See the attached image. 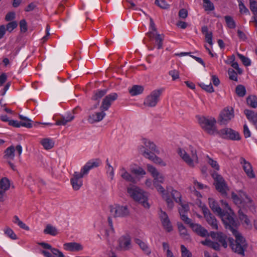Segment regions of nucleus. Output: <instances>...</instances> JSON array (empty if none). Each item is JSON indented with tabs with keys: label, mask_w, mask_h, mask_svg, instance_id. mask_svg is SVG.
Returning a JSON list of instances; mask_svg holds the SVG:
<instances>
[{
	"label": "nucleus",
	"mask_w": 257,
	"mask_h": 257,
	"mask_svg": "<svg viewBox=\"0 0 257 257\" xmlns=\"http://www.w3.org/2000/svg\"><path fill=\"white\" fill-rule=\"evenodd\" d=\"M220 137L223 139L238 141L240 139L239 133L228 127H225L220 130L217 132Z\"/></svg>",
	"instance_id": "dca6fc26"
},
{
	"label": "nucleus",
	"mask_w": 257,
	"mask_h": 257,
	"mask_svg": "<svg viewBox=\"0 0 257 257\" xmlns=\"http://www.w3.org/2000/svg\"><path fill=\"white\" fill-rule=\"evenodd\" d=\"M228 73L230 79L233 81H237V73L234 70L232 69H229L228 71Z\"/></svg>",
	"instance_id": "bf43d9fd"
},
{
	"label": "nucleus",
	"mask_w": 257,
	"mask_h": 257,
	"mask_svg": "<svg viewBox=\"0 0 257 257\" xmlns=\"http://www.w3.org/2000/svg\"><path fill=\"white\" fill-rule=\"evenodd\" d=\"M4 232L7 236L13 240L17 239V236L14 231L11 228L7 227L4 229Z\"/></svg>",
	"instance_id": "a18cd8bd"
},
{
	"label": "nucleus",
	"mask_w": 257,
	"mask_h": 257,
	"mask_svg": "<svg viewBox=\"0 0 257 257\" xmlns=\"http://www.w3.org/2000/svg\"><path fill=\"white\" fill-rule=\"evenodd\" d=\"M222 206L226 209V212H223V214H230L231 215V218L234 222H237L235 219V214L233 212L232 210L229 207L228 203L226 201L223 200L220 201Z\"/></svg>",
	"instance_id": "58836bf2"
},
{
	"label": "nucleus",
	"mask_w": 257,
	"mask_h": 257,
	"mask_svg": "<svg viewBox=\"0 0 257 257\" xmlns=\"http://www.w3.org/2000/svg\"><path fill=\"white\" fill-rule=\"evenodd\" d=\"M238 225V222H234L233 224L226 225L225 227L226 229H229L235 237L234 243H233V238H228L232 249L235 252L244 255V251L247 247V243L244 237L236 229Z\"/></svg>",
	"instance_id": "7ed1b4c3"
},
{
	"label": "nucleus",
	"mask_w": 257,
	"mask_h": 257,
	"mask_svg": "<svg viewBox=\"0 0 257 257\" xmlns=\"http://www.w3.org/2000/svg\"><path fill=\"white\" fill-rule=\"evenodd\" d=\"M135 242L139 246L140 248L145 254L147 255L151 254L152 250L147 241H144L140 238H136L135 239Z\"/></svg>",
	"instance_id": "cd10ccee"
},
{
	"label": "nucleus",
	"mask_w": 257,
	"mask_h": 257,
	"mask_svg": "<svg viewBox=\"0 0 257 257\" xmlns=\"http://www.w3.org/2000/svg\"><path fill=\"white\" fill-rule=\"evenodd\" d=\"M239 162L247 177L250 179L254 178L255 174L251 164L243 158H241L239 159Z\"/></svg>",
	"instance_id": "aec40b11"
},
{
	"label": "nucleus",
	"mask_w": 257,
	"mask_h": 257,
	"mask_svg": "<svg viewBox=\"0 0 257 257\" xmlns=\"http://www.w3.org/2000/svg\"><path fill=\"white\" fill-rule=\"evenodd\" d=\"M244 113L247 119L253 123L257 130V112L255 113L251 110L246 109L244 110Z\"/></svg>",
	"instance_id": "c9c22d12"
},
{
	"label": "nucleus",
	"mask_w": 257,
	"mask_h": 257,
	"mask_svg": "<svg viewBox=\"0 0 257 257\" xmlns=\"http://www.w3.org/2000/svg\"><path fill=\"white\" fill-rule=\"evenodd\" d=\"M190 185L188 187L189 191L198 198H201L202 196L196 189H206L208 190V188L206 185L198 182L197 180L194 178L190 180Z\"/></svg>",
	"instance_id": "f3484780"
},
{
	"label": "nucleus",
	"mask_w": 257,
	"mask_h": 257,
	"mask_svg": "<svg viewBox=\"0 0 257 257\" xmlns=\"http://www.w3.org/2000/svg\"><path fill=\"white\" fill-rule=\"evenodd\" d=\"M237 56L239 57V58L241 60L243 64L245 66H248L250 65L251 61H250V60L248 58L240 54H238Z\"/></svg>",
	"instance_id": "13d9d810"
},
{
	"label": "nucleus",
	"mask_w": 257,
	"mask_h": 257,
	"mask_svg": "<svg viewBox=\"0 0 257 257\" xmlns=\"http://www.w3.org/2000/svg\"><path fill=\"white\" fill-rule=\"evenodd\" d=\"M117 93L114 92L106 95L102 100L100 109L102 110H107L112 102L117 98Z\"/></svg>",
	"instance_id": "5701e85b"
},
{
	"label": "nucleus",
	"mask_w": 257,
	"mask_h": 257,
	"mask_svg": "<svg viewBox=\"0 0 257 257\" xmlns=\"http://www.w3.org/2000/svg\"><path fill=\"white\" fill-rule=\"evenodd\" d=\"M177 153L182 161L190 168L195 167L199 163L197 150L191 145L185 148H179Z\"/></svg>",
	"instance_id": "20e7f679"
},
{
	"label": "nucleus",
	"mask_w": 257,
	"mask_h": 257,
	"mask_svg": "<svg viewBox=\"0 0 257 257\" xmlns=\"http://www.w3.org/2000/svg\"><path fill=\"white\" fill-rule=\"evenodd\" d=\"M148 36L151 41L155 40V43L157 45L158 49H160L162 47V41L163 36L158 34L155 28V25L152 18H150V24L149 31L148 33Z\"/></svg>",
	"instance_id": "ddd939ff"
},
{
	"label": "nucleus",
	"mask_w": 257,
	"mask_h": 257,
	"mask_svg": "<svg viewBox=\"0 0 257 257\" xmlns=\"http://www.w3.org/2000/svg\"><path fill=\"white\" fill-rule=\"evenodd\" d=\"M212 176L214 180L216 189L223 196H226L229 188L223 177L216 172L213 173Z\"/></svg>",
	"instance_id": "f8f14e48"
},
{
	"label": "nucleus",
	"mask_w": 257,
	"mask_h": 257,
	"mask_svg": "<svg viewBox=\"0 0 257 257\" xmlns=\"http://www.w3.org/2000/svg\"><path fill=\"white\" fill-rule=\"evenodd\" d=\"M40 143L43 148L46 150H49L52 149L55 145L54 140L50 138L42 139Z\"/></svg>",
	"instance_id": "473e14b6"
},
{
	"label": "nucleus",
	"mask_w": 257,
	"mask_h": 257,
	"mask_svg": "<svg viewBox=\"0 0 257 257\" xmlns=\"http://www.w3.org/2000/svg\"><path fill=\"white\" fill-rule=\"evenodd\" d=\"M44 234L50 235L51 236H56L59 232L57 228L52 225L47 224L43 231Z\"/></svg>",
	"instance_id": "e433bc0d"
},
{
	"label": "nucleus",
	"mask_w": 257,
	"mask_h": 257,
	"mask_svg": "<svg viewBox=\"0 0 257 257\" xmlns=\"http://www.w3.org/2000/svg\"><path fill=\"white\" fill-rule=\"evenodd\" d=\"M147 169L153 178V183L157 191L162 192L164 191V187L161 185L165 182V177L164 175L160 173L157 169L151 164L147 165Z\"/></svg>",
	"instance_id": "0eeeda50"
},
{
	"label": "nucleus",
	"mask_w": 257,
	"mask_h": 257,
	"mask_svg": "<svg viewBox=\"0 0 257 257\" xmlns=\"http://www.w3.org/2000/svg\"><path fill=\"white\" fill-rule=\"evenodd\" d=\"M189 210V206L187 205H182V207L179 209V213L181 220L186 224L188 225L192 230L198 235L205 237L210 236L213 240L206 238L204 241H201V243L204 245L213 248L215 250H219L220 247V244L224 248L228 246L226 241L227 236L221 232L211 231L209 233L208 231L202 227L200 224L193 223L192 220L187 216V213Z\"/></svg>",
	"instance_id": "f257e3e1"
},
{
	"label": "nucleus",
	"mask_w": 257,
	"mask_h": 257,
	"mask_svg": "<svg viewBox=\"0 0 257 257\" xmlns=\"http://www.w3.org/2000/svg\"><path fill=\"white\" fill-rule=\"evenodd\" d=\"M127 191L134 200L141 204L144 207L147 209L150 207L147 193L139 187L133 185L127 187Z\"/></svg>",
	"instance_id": "39448f33"
},
{
	"label": "nucleus",
	"mask_w": 257,
	"mask_h": 257,
	"mask_svg": "<svg viewBox=\"0 0 257 257\" xmlns=\"http://www.w3.org/2000/svg\"><path fill=\"white\" fill-rule=\"evenodd\" d=\"M181 251L182 257H192L191 252L184 245H181Z\"/></svg>",
	"instance_id": "5fc2aeb1"
},
{
	"label": "nucleus",
	"mask_w": 257,
	"mask_h": 257,
	"mask_svg": "<svg viewBox=\"0 0 257 257\" xmlns=\"http://www.w3.org/2000/svg\"><path fill=\"white\" fill-rule=\"evenodd\" d=\"M118 174L123 179L127 181L132 182L134 180L133 177L124 166L119 167Z\"/></svg>",
	"instance_id": "2f4dec72"
},
{
	"label": "nucleus",
	"mask_w": 257,
	"mask_h": 257,
	"mask_svg": "<svg viewBox=\"0 0 257 257\" xmlns=\"http://www.w3.org/2000/svg\"><path fill=\"white\" fill-rule=\"evenodd\" d=\"M205 36V41L211 46L213 45L212 42V33L210 32V33L206 34Z\"/></svg>",
	"instance_id": "338daca9"
},
{
	"label": "nucleus",
	"mask_w": 257,
	"mask_h": 257,
	"mask_svg": "<svg viewBox=\"0 0 257 257\" xmlns=\"http://www.w3.org/2000/svg\"><path fill=\"white\" fill-rule=\"evenodd\" d=\"M159 216L164 228L168 232L171 231L173 230V227L167 213L161 210Z\"/></svg>",
	"instance_id": "393cba45"
},
{
	"label": "nucleus",
	"mask_w": 257,
	"mask_h": 257,
	"mask_svg": "<svg viewBox=\"0 0 257 257\" xmlns=\"http://www.w3.org/2000/svg\"><path fill=\"white\" fill-rule=\"evenodd\" d=\"M105 111L101 110V111L95 112L90 114L88 117L89 122L93 123L102 120L106 115Z\"/></svg>",
	"instance_id": "c85d7f7f"
},
{
	"label": "nucleus",
	"mask_w": 257,
	"mask_h": 257,
	"mask_svg": "<svg viewBox=\"0 0 257 257\" xmlns=\"http://www.w3.org/2000/svg\"><path fill=\"white\" fill-rule=\"evenodd\" d=\"M200 207L204 214L207 223L211 226L212 229H218V222L215 217L211 213L207 206L200 203Z\"/></svg>",
	"instance_id": "2eb2a0df"
},
{
	"label": "nucleus",
	"mask_w": 257,
	"mask_h": 257,
	"mask_svg": "<svg viewBox=\"0 0 257 257\" xmlns=\"http://www.w3.org/2000/svg\"><path fill=\"white\" fill-rule=\"evenodd\" d=\"M203 8L205 11H212L214 10V6L210 0H203Z\"/></svg>",
	"instance_id": "49530a36"
},
{
	"label": "nucleus",
	"mask_w": 257,
	"mask_h": 257,
	"mask_svg": "<svg viewBox=\"0 0 257 257\" xmlns=\"http://www.w3.org/2000/svg\"><path fill=\"white\" fill-rule=\"evenodd\" d=\"M224 19L228 28L230 29H234L235 28V23L231 17L227 16L225 17Z\"/></svg>",
	"instance_id": "de8ad7c7"
},
{
	"label": "nucleus",
	"mask_w": 257,
	"mask_h": 257,
	"mask_svg": "<svg viewBox=\"0 0 257 257\" xmlns=\"http://www.w3.org/2000/svg\"><path fill=\"white\" fill-rule=\"evenodd\" d=\"M169 74L172 77L173 80H176L179 78V73L176 70H172L169 71Z\"/></svg>",
	"instance_id": "e2e57ef3"
},
{
	"label": "nucleus",
	"mask_w": 257,
	"mask_h": 257,
	"mask_svg": "<svg viewBox=\"0 0 257 257\" xmlns=\"http://www.w3.org/2000/svg\"><path fill=\"white\" fill-rule=\"evenodd\" d=\"M18 26L16 21H13L9 23L7 26V30L10 32L13 31Z\"/></svg>",
	"instance_id": "680f3d73"
},
{
	"label": "nucleus",
	"mask_w": 257,
	"mask_h": 257,
	"mask_svg": "<svg viewBox=\"0 0 257 257\" xmlns=\"http://www.w3.org/2000/svg\"><path fill=\"white\" fill-rule=\"evenodd\" d=\"M166 192L167 193L169 192L171 194V196L176 202L180 203L181 207L179 208V209L181 208L182 205H187L188 206V204H183L182 203L181 193L177 190L174 189L170 187H167Z\"/></svg>",
	"instance_id": "c756f323"
},
{
	"label": "nucleus",
	"mask_w": 257,
	"mask_h": 257,
	"mask_svg": "<svg viewBox=\"0 0 257 257\" xmlns=\"http://www.w3.org/2000/svg\"><path fill=\"white\" fill-rule=\"evenodd\" d=\"M243 135L245 138H248L251 136V132L246 124L243 125Z\"/></svg>",
	"instance_id": "0e129e2a"
},
{
	"label": "nucleus",
	"mask_w": 257,
	"mask_h": 257,
	"mask_svg": "<svg viewBox=\"0 0 257 257\" xmlns=\"http://www.w3.org/2000/svg\"><path fill=\"white\" fill-rule=\"evenodd\" d=\"M163 247L164 251L166 252L167 257H175L172 251L170 249V246L168 243L163 242Z\"/></svg>",
	"instance_id": "864d4df0"
},
{
	"label": "nucleus",
	"mask_w": 257,
	"mask_h": 257,
	"mask_svg": "<svg viewBox=\"0 0 257 257\" xmlns=\"http://www.w3.org/2000/svg\"><path fill=\"white\" fill-rule=\"evenodd\" d=\"M177 225L178 227V231L180 235L184 239L186 240H190V236L188 232L187 229L185 226L181 222H177Z\"/></svg>",
	"instance_id": "72a5a7b5"
},
{
	"label": "nucleus",
	"mask_w": 257,
	"mask_h": 257,
	"mask_svg": "<svg viewBox=\"0 0 257 257\" xmlns=\"http://www.w3.org/2000/svg\"><path fill=\"white\" fill-rule=\"evenodd\" d=\"M145 184L148 188L153 189V187H155L153 183V180L152 181L150 178L147 179L145 180Z\"/></svg>",
	"instance_id": "774afa93"
},
{
	"label": "nucleus",
	"mask_w": 257,
	"mask_h": 257,
	"mask_svg": "<svg viewBox=\"0 0 257 257\" xmlns=\"http://www.w3.org/2000/svg\"><path fill=\"white\" fill-rule=\"evenodd\" d=\"M144 147L145 149H147L149 151H153L155 153H159V151L156 145L151 141L143 138L142 140V145L139 147V150L140 152V149L141 147Z\"/></svg>",
	"instance_id": "bb28decb"
},
{
	"label": "nucleus",
	"mask_w": 257,
	"mask_h": 257,
	"mask_svg": "<svg viewBox=\"0 0 257 257\" xmlns=\"http://www.w3.org/2000/svg\"><path fill=\"white\" fill-rule=\"evenodd\" d=\"M164 91V89L163 88L153 90L144 99V105L149 107L156 106L160 100Z\"/></svg>",
	"instance_id": "1a4fd4ad"
},
{
	"label": "nucleus",
	"mask_w": 257,
	"mask_h": 257,
	"mask_svg": "<svg viewBox=\"0 0 257 257\" xmlns=\"http://www.w3.org/2000/svg\"><path fill=\"white\" fill-rule=\"evenodd\" d=\"M155 4L163 9H167L170 6L165 0H155Z\"/></svg>",
	"instance_id": "6e6d98bb"
},
{
	"label": "nucleus",
	"mask_w": 257,
	"mask_h": 257,
	"mask_svg": "<svg viewBox=\"0 0 257 257\" xmlns=\"http://www.w3.org/2000/svg\"><path fill=\"white\" fill-rule=\"evenodd\" d=\"M234 110L231 107H227L220 113L219 121L221 124H226L234 117Z\"/></svg>",
	"instance_id": "a211bd4d"
},
{
	"label": "nucleus",
	"mask_w": 257,
	"mask_h": 257,
	"mask_svg": "<svg viewBox=\"0 0 257 257\" xmlns=\"http://www.w3.org/2000/svg\"><path fill=\"white\" fill-rule=\"evenodd\" d=\"M236 94L240 97H243L245 95L246 89L244 86L242 85H238L235 90Z\"/></svg>",
	"instance_id": "3c124183"
},
{
	"label": "nucleus",
	"mask_w": 257,
	"mask_h": 257,
	"mask_svg": "<svg viewBox=\"0 0 257 257\" xmlns=\"http://www.w3.org/2000/svg\"><path fill=\"white\" fill-rule=\"evenodd\" d=\"M207 163L215 170L218 171L220 169L219 165L215 160H213L208 156H207Z\"/></svg>",
	"instance_id": "09e8293b"
},
{
	"label": "nucleus",
	"mask_w": 257,
	"mask_h": 257,
	"mask_svg": "<svg viewBox=\"0 0 257 257\" xmlns=\"http://www.w3.org/2000/svg\"><path fill=\"white\" fill-rule=\"evenodd\" d=\"M74 118V115L71 114H68L66 116H63L62 119L58 120L56 122L57 125H64L67 122L72 121Z\"/></svg>",
	"instance_id": "ea45409f"
},
{
	"label": "nucleus",
	"mask_w": 257,
	"mask_h": 257,
	"mask_svg": "<svg viewBox=\"0 0 257 257\" xmlns=\"http://www.w3.org/2000/svg\"><path fill=\"white\" fill-rule=\"evenodd\" d=\"M179 17L182 19H185L188 16V12L186 9H181L179 12Z\"/></svg>",
	"instance_id": "69168bd1"
},
{
	"label": "nucleus",
	"mask_w": 257,
	"mask_h": 257,
	"mask_svg": "<svg viewBox=\"0 0 257 257\" xmlns=\"http://www.w3.org/2000/svg\"><path fill=\"white\" fill-rule=\"evenodd\" d=\"M231 198L233 203L240 208L238 211L240 220L244 221L247 225H250V221L247 216L243 213L241 211V209H248L251 210L254 209V206L250 198L248 197L246 193L240 190L236 192H232L231 193Z\"/></svg>",
	"instance_id": "f03ea898"
},
{
	"label": "nucleus",
	"mask_w": 257,
	"mask_h": 257,
	"mask_svg": "<svg viewBox=\"0 0 257 257\" xmlns=\"http://www.w3.org/2000/svg\"><path fill=\"white\" fill-rule=\"evenodd\" d=\"M197 118L198 123L201 127L207 133L213 135L217 132L215 127L216 120L214 118L199 116Z\"/></svg>",
	"instance_id": "9d476101"
},
{
	"label": "nucleus",
	"mask_w": 257,
	"mask_h": 257,
	"mask_svg": "<svg viewBox=\"0 0 257 257\" xmlns=\"http://www.w3.org/2000/svg\"><path fill=\"white\" fill-rule=\"evenodd\" d=\"M248 105L252 108L257 107V97L255 95H250L246 98Z\"/></svg>",
	"instance_id": "79ce46f5"
},
{
	"label": "nucleus",
	"mask_w": 257,
	"mask_h": 257,
	"mask_svg": "<svg viewBox=\"0 0 257 257\" xmlns=\"http://www.w3.org/2000/svg\"><path fill=\"white\" fill-rule=\"evenodd\" d=\"M84 175L80 172H75L70 179V182L74 190H78L83 185Z\"/></svg>",
	"instance_id": "412c9836"
},
{
	"label": "nucleus",
	"mask_w": 257,
	"mask_h": 257,
	"mask_svg": "<svg viewBox=\"0 0 257 257\" xmlns=\"http://www.w3.org/2000/svg\"><path fill=\"white\" fill-rule=\"evenodd\" d=\"M249 8L252 14L257 12V2L254 0H249Z\"/></svg>",
	"instance_id": "052dcab7"
},
{
	"label": "nucleus",
	"mask_w": 257,
	"mask_h": 257,
	"mask_svg": "<svg viewBox=\"0 0 257 257\" xmlns=\"http://www.w3.org/2000/svg\"><path fill=\"white\" fill-rule=\"evenodd\" d=\"M238 2V7L239 12L241 14H247L249 13V11L247 8L245 6L242 0H237Z\"/></svg>",
	"instance_id": "603ef678"
},
{
	"label": "nucleus",
	"mask_w": 257,
	"mask_h": 257,
	"mask_svg": "<svg viewBox=\"0 0 257 257\" xmlns=\"http://www.w3.org/2000/svg\"><path fill=\"white\" fill-rule=\"evenodd\" d=\"M16 151L18 152L19 157H20L23 151L21 145H18L16 147L14 146H11L8 147L5 151V158L8 161H13L15 158V152Z\"/></svg>",
	"instance_id": "6ab92c4d"
},
{
	"label": "nucleus",
	"mask_w": 257,
	"mask_h": 257,
	"mask_svg": "<svg viewBox=\"0 0 257 257\" xmlns=\"http://www.w3.org/2000/svg\"><path fill=\"white\" fill-rule=\"evenodd\" d=\"M106 93V91L105 90H98L94 93L92 99L95 100H98L103 97Z\"/></svg>",
	"instance_id": "8fccbe9b"
},
{
	"label": "nucleus",
	"mask_w": 257,
	"mask_h": 257,
	"mask_svg": "<svg viewBox=\"0 0 257 257\" xmlns=\"http://www.w3.org/2000/svg\"><path fill=\"white\" fill-rule=\"evenodd\" d=\"M140 153L146 158L161 167H165L167 165L166 163L162 158L156 156L152 152L149 151L144 147L141 148Z\"/></svg>",
	"instance_id": "4468645a"
},
{
	"label": "nucleus",
	"mask_w": 257,
	"mask_h": 257,
	"mask_svg": "<svg viewBox=\"0 0 257 257\" xmlns=\"http://www.w3.org/2000/svg\"><path fill=\"white\" fill-rule=\"evenodd\" d=\"M208 204L210 208L211 209L212 211L219 216L225 226L228 225H232L234 223L233 221L231 215L230 214H223V211L222 209L219 206L218 203L213 198H208Z\"/></svg>",
	"instance_id": "423d86ee"
},
{
	"label": "nucleus",
	"mask_w": 257,
	"mask_h": 257,
	"mask_svg": "<svg viewBox=\"0 0 257 257\" xmlns=\"http://www.w3.org/2000/svg\"><path fill=\"white\" fill-rule=\"evenodd\" d=\"M144 87L141 85H134L131 89H130L129 92L132 96H136L142 94L144 91Z\"/></svg>",
	"instance_id": "a19ab883"
},
{
	"label": "nucleus",
	"mask_w": 257,
	"mask_h": 257,
	"mask_svg": "<svg viewBox=\"0 0 257 257\" xmlns=\"http://www.w3.org/2000/svg\"><path fill=\"white\" fill-rule=\"evenodd\" d=\"M63 248L66 251L77 252L82 250L83 246L80 243L70 242L64 243Z\"/></svg>",
	"instance_id": "a878e982"
},
{
	"label": "nucleus",
	"mask_w": 257,
	"mask_h": 257,
	"mask_svg": "<svg viewBox=\"0 0 257 257\" xmlns=\"http://www.w3.org/2000/svg\"><path fill=\"white\" fill-rule=\"evenodd\" d=\"M130 170L133 174L138 177L143 178L146 174V171L142 167L136 164L130 166Z\"/></svg>",
	"instance_id": "7c9ffc66"
},
{
	"label": "nucleus",
	"mask_w": 257,
	"mask_h": 257,
	"mask_svg": "<svg viewBox=\"0 0 257 257\" xmlns=\"http://www.w3.org/2000/svg\"><path fill=\"white\" fill-rule=\"evenodd\" d=\"M101 164L99 159H91L88 161L81 169L80 172L84 176L87 175L89 171L94 168L97 167Z\"/></svg>",
	"instance_id": "4be33fe9"
},
{
	"label": "nucleus",
	"mask_w": 257,
	"mask_h": 257,
	"mask_svg": "<svg viewBox=\"0 0 257 257\" xmlns=\"http://www.w3.org/2000/svg\"><path fill=\"white\" fill-rule=\"evenodd\" d=\"M19 117L21 119L20 121L21 126H25L27 128H30L32 126L31 120L29 118L22 115H20Z\"/></svg>",
	"instance_id": "c03bdc74"
},
{
	"label": "nucleus",
	"mask_w": 257,
	"mask_h": 257,
	"mask_svg": "<svg viewBox=\"0 0 257 257\" xmlns=\"http://www.w3.org/2000/svg\"><path fill=\"white\" fill-rule=\"evenodd\" d=\"M118 248L122 250H128L132 248L131 239L129 235H123L119 238Z\"/></svg>",
	"instance_id": "b1692460"
},
{
	"label": "nucleus",
	"mask_w": 257,
	"mask_h": 257,
	"mask_svg": "<svg viewBox=\"0 0 257 257\" xmlns=\"http://www.w3.org/2000/svg\"><path fill=\"white\" fill-rule=\"evenodd\" d=\"M110 215L114 218H125L130 215V211L127 205L114 203L109 206Z\"/></svg>",
	"instance_id": "6e6552de"
},
{
	"label": "nucleus",
	"mask_w": 257,
	"mask_h": 257,
	"mask_svg": "<svg viewBox=\"0 0 257 257\" xmlns=\"http://www.w3.org/2000/svg\"><path fill=\"white\" fill-rule=\"evenodd\" d=\"M158 192L161 194L162 197L165 200L166 203L167 204L168 207L171 209L174 206V202L170 198L168 193H167L164 188V191L161 192L160 191H157Z\"/></svg>",
	"instance_id": "4c0bfd02"
},
{
	"label": "nucleus",
	"mask_w": 257,
	"mask_h": 257,
	"mask_svg": "<svg viewBox=\"0 0 257 257\" xmlns=\"http://www.w3.org/2000/svg\"><path fill=\"white\" fill-rule=\"evenodd\" d=\"M11 185V181L8 178L3 177L0 180V191H2L6 194V191L10 188Z\"/></svg>",
	"instance_id": "f704fd0d"
},
{
	"label": "nucleus",
	"mask_w": 257,
	"mask_h": 257,
	"mask_svg": "<svg viewBox=\"0 0 257 257\" xmlns=\"http://www.w3.org/2000/svg\"><path fill=\"white\" fill-rule=\"evenodd\" d=\"M234 59H235L234 56L232 55L229 58L228 61H225V63H227V64L231 63V66L233 68H234L235 69H236L239 74H241L242 73V70L239 68L238 64L236 62H234Z\"/></svg>",
	"instance_id": "37998d69"
},
{
	"label": "nucleus",
	"mask_w": 257,
	"mask_h": 257,
	"mask_svg": "<svg viewBox=\"0 0 257 257\" xmlns=\"http://www.w3.org/2000/svg\"><path fill=\"white\" fill-rule=\"evenodd\" d=\"M39 244L41 246L40 252L45 257H65L60 250L53 247L50 244L41 242Z\"/></svg>",
	"instance_id": "9b49d317"
},
{
	"label": "nucleus",
	"mask_w": 257,
	"mask_h": 257,
	"mask_svg": "<svg viewBox=\"0 0 257 257\" xmlns=\"http://www.w3.org/2000/svg\"><path fill=\"white\" fill-rule=\"evenodd\" d=\"M200 86L203 89L208 92L212 93L214 91V88L211 83L207 85L204 83H201L200 84Z\"/></svg>",
	"instance_id": "4d7b16f0"
}]
</instances>
